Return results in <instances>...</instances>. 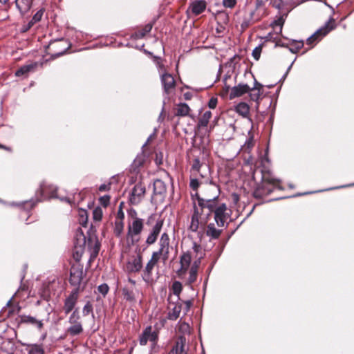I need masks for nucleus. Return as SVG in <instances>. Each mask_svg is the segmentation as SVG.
I'll list each match as a JSON object with an SVG mask.
<instances>
[{
	"mask_svg": "<svg viewBox=\"0 0 354 354\" xmlns=\"http://www.w3.org/2000/svg\"><path fill=\"white\" fill-rule=\"evenodd\" d=\"M209 191L213 194L211 201L206 203V209L208 213H210V216L214 213V221L217 225L224 227L230 216L227 205L219 198L220 191L215 184H209Z\"/></svg>",
	"mask_w": 354,
	"mask_h": 354,
	"instance_id": "1",
	"label": "nucleus"
},
{
	"mask_svg": "<svg viewBox=\"0 0 354 354\" xmlns=\"http://www.w3.org/2000/svg\"><path fill=\"white\" fill-rule=\"evenodd\" d=\"M206 209L197 207L195 203L193 205L189 230L197 233L200 238L203 236L205 227L210 217V213H208V211L206 212Z\"/></svg>",
	"mask_w": 354,
	"mask_h": 354,
	"instance_id": "2",
	"label": "nucleus"
},
{
	"mask_svg": "<svg viewBox=\"0 0 354 354\" xmlns=\"http://www.w3.org/2000/svg\"><path fill=\"white\" fill-rule=\"evenodd\" d=\"M145 228V221L143 218L136 221H128L127 239L132 244L140 241V235Z\"/></svg>",
	"mask_w": 354,
	"mask_h": 354,
	"instance_id": "3",
	"label": "nucleus"
},
{
	"mask_svg": "<svg viewBox=\"0 0 354 354\" xmlns=\"http://www.w3.org/2000/svg\"><path fill=\"white\" fill-rule=\"evenodd\" d=\"M170 248V239L167 232H163L158 241V249L152 252L151 254L162 259V261H166L169 258Z\"/></svg>",
	"mask_w": 354,
	"mask_h": 354,
	"instance_id": "4",
	"label": "nucleus"
},
{
	"mask_svg": "<svg viewBox=\"0 0 354 354\" xmlns=\"http://www.w3.org/2000/svg\"><path fill=\"white\" fill-rule=\"evenodd\" d=\"M335 27V21L333 19H330L324 26L318 29L314 34L307 39V44L311 46H315L330 30H333Z\"/></svg>",
	"mask_w": 354,
	"mask_h": 354,
	"instance_id": "5",
	"label": "nucleus"
},
{
	"mask_svg": "<svg viewBox=\"0 0 354 354\" xmlns=\"http://www.w3.org/2000/svg\"><path fill=\"white\" fill-rule=\"evenodd\" d=\"M143 268V258L141 254H137L130 257L124 267V270L128 274H137Z\"/></svg>",
	"mask_w": 354,
	"mask_h": 354,
	"instance_id": "6",
	"label": "nucleus"
},
{
	"mask_svg": "<svg viewBox=\"0 0 354 354\" xmlns=\"http://www.w3.org/2000/svg\"><path fill=\"white\" fill-rule=\"evenodd\" d=\"M158 341V332L153 330L151 326H147L140 335L138 342L140 345L145 346L147 342L151 343V348H154Z\"/></svg>",
	"mask_w": 354,
	"mask_h": 354,
	"instance_id": "7",
	"label": "nucleus"
},
{
	"mask_svg": "<svg viewBox=\"0 0 354 354\" xmlns=\"http://www.w3.org/2000/svg\"><path fill=\"white\" fill-rule=\"evenodd\" d=\"M70 326L67 328V333L71 336H76L83 332V326L80 321V315L78 310L75 309L68 318Z\"/></svg>",
	"mask_w": 354,
	"mask_h": 354,
	"instance_id": "8",
	"label": "nucleus"
},
{
	"mask_svg": "<svg viewBox=\"0 0 354 354\" xmlns=\"http://www.w3.org/2000/svg\"><path fill=\"white\" fill-rule=\"evenodd\" d=\"M160 260V259L151 254L150 259L148 261L145 268L142 269L141 277L147 284L153 283V270Z\"/></svg>",
	"mask_w": 354,
	"mask_h": 354,
	"instance_id": "9",
	"label": "nucleus"
},
{
	"mask_svg": "<svg viewBox=\"0 0 354 354\" xmlns=\"http://www.w3.org/2000/svg\"><path fill=\"white\" fill-rule=\"evenodd\" d=\"M145 193L146 187L145 185L142 183L136 184L129 194V203L133 205H138L145 198Z\"/></svg>",
	"mask_w": 354,
	"mask_h": 354,
	"instance_id": "10",
	"label": "nucleus"
},
{
	"mask_svg": "<svg viewBox=\"0 0 354 354\" xmlns=\"http://www.w3.org/2000/svg\"><path fill=\"white\" fill-rule=\"evenodd\" d=\"M201 263V257H198L192 263L190 268H188L187 274L188 277L185 280V285L193 289L192 284L196 281L198 277V268Z\"/></svg>",
	"mask_w": 354,
	"mask_h": 354,
	"instance_id": "11",
	"label": "nucleus"
},
{
	"mask_svg": "<svg viewBox=\"0 0 354 354\" xmlns=\"http://www.w3.org/2000/svg\"><path fill=\"white\" fill-rule=\"evenodd\" d=\"M83 279V268L79 265H73L70 270V283L80 290V286Z\"/></svg>",
	"mask_w": 354,
	"mask_h": 354,
	"instance_id": "12",
	"label": "nucleus"
},
{
	"mask_svg": "<svg viewBox=\"0 0 354 354\" xmlns=\"http://www.w3.org/2000/svg\"><path fill=\"white\" fill-rule=\"evenodd\" d=\"M192 254L190 252L187 251L186 252H183L180 257V267L177 270L176 273L178 277L183 279L187 274V272L188 268L191 266L192 263Z\"/></svg>",
	"mask_w": 354,
	"mask_h": 354,
	"instance_id": "13",
	"label": "nucleus"
},
{
	"mask_svg": "<svg viewBox=\"0 0 354 354\" xmlns=\"http://www.w3.org/2000/svg\"><path fill=\"white\" fill-rule=\"evenodd\" d=\"M162 227L163 220L158 219L156 221L155 225H153L151 229L149 230V232L146 238L145 243L147 245H151L157 241L158 237L161 232Z\"/></svg>",
	"mask_w": 354,
	"mask_h": 354,
	"instance_id": "14",
	"label": "nucleus"
},
{
	"mask_svg": "<svg viewBox=\"0 0 354 354\" xmlns=\"http://www.w3.org/2000/svg\"><path fill=\"white\" fill-rule=\"evenodd\" d=\"M160 80L164 92L167 95L170 94L174 90L176 86V82L173 75L169 73H165L161 75Z\"/></svg>",
	"mask_w": 354,
	"mask_h": 354,
	"instance_id": "15",
	"label": "nucleus"
},
{
	"mask_svg": "<svg viewBox=\"0 0 354 354\" xmlns=\"http://www.w3.org/2000/svg\"><path fill=\"white\" fill-rule=\"evenodd\" d=\"M79 295L78 288H75L70 295L66 298L64 305V311L65 314H68L75 306Z\"/></svg>",
	"mask_w": 354,
	"mask_h": 354,
	"instance_id": "16",
	"label": "nucleus"
},
{
	"mask_svg": "<svg viewBox=\"0 0 354 354\" xmlns=\"http://www.w3.org/2000/svg\"><path fill=\"white\" fill-rule=\"evenodd\" d=\"M209 187L207 189L209 194H207L205 197H201L198 194V193H196L195 194L192 195V200L194 201L193 204L195 203L196 204L197 207L201 209H206V203L209 201H211L212 198V192L209 191Z\"/></svg>",
	"mask_w": 354,
	"mask_h": 354,
	"instance_id": "17",
	"label": "nucleus"
},
{
	"mask_svg": "<svg viewBox=\"0 0 354 354\" xmlns=\"http://www.w3.org/2000/svg\"><path fill=\"white\" fill-rule=\"evenodd\" d=\"M250 91V86L246 84H239L231 88L230 98L234 99L242 96Z\"/></svg>",
	"mask_w": 354,
	"mask_h": 354,
	"instance_id": "18",
	"label": "nucleus"
},
{
	"mask_svg": "<svg viewBox=\"0 0 354 354\" xmlns=\"http://www.w3.org/2000/svg\"><path fill=\"white\" fill-rule=\"evenodd\" d=\"M186 346V339L183 336H180L176 344L174 346L172 349L170 351L169 354H187L185 349Z\"/></svg>",
	"mask_w": 354,
	"mask_h": 354,
	"instance_id": "19",
	"label": "nucleus"
},
{
	"mask_svg": "<svg viewBox=\"0 0 354 354\" xmlns=\"http://www.w3.org/2000/svg\"><path fill=\"white\" fill-rule=\"evenodd\" d=\"M167 192L166 184L160 179L153 182V194L163 198Z\"/></svg>",
	"mask_w": 354,
	"mask_h": 354,
	"instance_id": "20",
	"label": "nucleus"
},
{
	"mask_svg": "<svg viewBox=\"0 0 354 354\" xmlns=\"http://www.w3.org/2000/svg\"><path fill=\"white\" fill-rule=\"evenodd\" d=\"M207 3L205 0H196L190 5L191 10L195 15H198L206 9Z\"/></svg>",
	"mask_w": 354,
	"mask_h": 354,
	"instance_id": "21",
	"label": "nucleus"
},
{
	"mask_svg": "<svg viewBox=\"0 0 354 354\" xmlns=\"http://www.w3.org/2000/svg\"><path fill=\"white\" fill-rule=\"evenodd\" d=\"M124 299L133 304L136 302V293L133 287L124 286L122 288Z\"/></svg>",
	"mask_w": 354,
	"mask_h": 354,
	"instance_id": "22",
	"label": "nucleus"
},
{
	"mask_svg": "<svg viewBox=\"0 0 354 354\" xmlns=\"http://www.w3.org/2000/svg\"><path fill=\"white\" fill-rule=\"evenodd\" d=\"M206 226L205 234L211 240L218 239L220 237L222 230L216 228L214 223H211L208 225L207 224Z\"/></svg>",
	"mask_w": 354,
	"mask_h": 354,
	"instance_id": "23",
	"label": "nucleus"
},
{
	"mask_svg": "<svg viewBox=\"0 0 354 354\" xmlns=\"http://www.w3.org/2000/svg\"><path fill=\"white\" fill-rule=\"evenodd\" d=\"M16 6L21 14L26 13L30 8L32 0H16Z\"/></svg>",
	"mask_w": 354,
	"mask_h": 354,
	"instance_id": "24",
	"label": "nucleus"
},
{
	"mask_svg": "<svg viewBox=\"0 0 354 354\" xmlns=\"http://www.w3.org/2000/svg\"><path fill=\"white\" fill-rule=\"evenodd\" d=\"M212 118V112L210 111H205L199 118L197 123V128L198 129L206 128Z\"/></svg>",
	"mask_w": 354,
	"mask_h": 354,
	"instance_id": "25",
	"label": "nucleus"
},
{
	"mask_svg": "<svg viewBox=\"0 0 354 354\" xmlns=\"http://www.w3.org/2000/svg\"><path fill=\"white\" fill-rule=\"evenodd\" d=\"M152 23L146 24L141 30L135 32L133 35V37L136 39H140L143 38L147 33H149L153 27Z\"/></svg>",
	"mask_w": 354,
	"mask_h": 354,
	"instance_id": "26",
	"label": "nucleus"
},
{
	"mask_svg": "<svg viewBox=\"0 0 354 354\" xmlns=\"http://www.w3.org/2000/svg\"><path fill=\"white\" fill-rule=\"evenodd\" d=\"M190 108L186 103H180L177 105L175 115L178 117H185L189 113Z\"/></svg>",
	"mask_w": 354,
	"mask_h": 354,
	"instance_id": "27",
	"label": "nucleus"
},
{
	"mask_svg": "<svg viewBox=\"0 0 354 354\" xmlns=\"http://www.w3.org/2000/svg\"><path fill=\"white\" fill-rule=\"evenodd\" d=\"M235 111L239 115L246 118L249 114L250 106L245 102H240L235 106Z\"/></svg>",
	"mask_w": 354,
	"mask_h": 354,
	"instance_id": "28",
	"label": "nucleus"
},
{
	"mask_svg": "<svg viewBox=\"0 0 354 354\" xmlns=\"http://www.w3.org/2000/svg\"><path fill=\"white\" fill-rule=\"evenodd\" d=\"M181 312V305H176L167 314V318L169 320H176Z\"/></svg>",
	"mask_w": 354,
	"mask_h": 354,
	"instance_id": "29",
	"label": "nucleus"
},
{
	"mask_svg": "<svg viewBox=\"0 0 354 354\" xmlns=\"http://www.w3.org/2000/svg\"><path fill=\"white\" fill-rule=\"evenodd\" d=\"M248 134L249 138L246 140V141L245 142L244 145L242 147V150L248 153L250 151V150L253 148L254 145V140L252 133L250 131H249Z\"/></svg>",
	"mask_w": 354,
	"mask_h": 354,
	"instance_id": "30",
	"label": "nucleus"
},
{
	"mask_svg": "<svg viewBox=\"0 0 354 354\" xmlns=\"http://www.w3.org/2000/svg\"><path fill=\"white\" fill-rule=\"evenodd\" d=\"M289 45H290V50L293 53H297L304 46V41L292 39L289 41Z\"/></svg>",
	"mask_w": 354,
	"mask_h": 354,
	"instance_id": "31",
	"label": "nucleus"
},
{
	"mask_svg": "<svg viewBox=\"0 0 354 354\" xmlns=\"http://www.w3.org/2000/svg\"><path fill=\"white\" fill-rule=\"evenodd\" d=\"M203 165L201 163L200 160L198 158H195L193 161V164L192 166V171L194 175L196 176L199 174L202 178L205 176L200 172V169L202 167Z\"/></svg>",
	"mask_w": 354,
	"mask_h": 354,
	"instance_id": "32",
	"label": "nucleus"
},
{
	"mask_svg": "<svg viewBox=\"0 0 354 354\" xmlns=\"http://www.w3.org/2000/svg\"><path fill=\"white\" fill-rule=\"evenodd\" d=\"M124 230V221H115L113 232L117 237H120L122 235Z\"/></svg>",
	"mask_w": 354,
	"mask_h": 354,
	"instance_id": "33",
	"label": "nucleus"
},
{
	"mask_svg": "<svg viewBox=\"0 0 354 354\" xmlns=\"http://www.w3.org/2000/svg\"><path fill=\"white\" fill-rule=\"evenodd\" d=\"M35 68V65L29 64L25 65L19 68L15 72V75L17 77H20L24 75L28 74L30 71H32Z\"/></svg>",
	"mask_w": 354,
	"mask_h": 354,
	"instance_id": "34",
	"label": "nucleus"
},
{
	"mask_svg": "<svg viewBox=\"0 0 354 354\" xmlns=\"http://www.w3.org/2000/svg\"><path fill=\"white\" fill-rule=\"evenodd\" d=\"M253 13L251 12L249 15H245L243 17L241 22V31L246 30L252 24Z\"/></svg>",
	"mask_w": 354,
	"mask_h": 354,
	"instance_id": "35",
	"label": "nucleus"
},
{
	"mask_svg": "<svg viewBox=\"0 0 354 354\" xmlns=\"http://www.w3.org/2000/svg\"><path fill=\"white\" fill-rule=\"evenodd\" d=\"M183 290V285L181 282L178 281H175L173 282L171 286V290L174 295L177 296L178 297H180V294L181 293Z\"/></svg>",
	"mask_w": 354,
	"mask_h": 354,
	"instance_id": "36",
	"label": "nucleus"
},
{
	"mask_svg": "<svg viewBox=\"0 0 354 354\" xmlns=\"http://www.w3.org/2000/svg\"><path fill=\"white\" fill-rule=\"evenodd\" d=\"M28 354H44V350L41 345L32 344L30 346Z\"/></svg>",
	"mask_w": 354,
	"mask_h": 354,
	"instance_id": "37",
	"label": "nucleus"
},
{
	"mask_svg": "<svg viewBox=\"0 0 354 354\" xmlns=\"http://www.w3.org/2000/svg\"><path fill=\"white\" fill-rule=\"evenodd\" d=\"M55 189L54 188H52V193L50 196H48L46 192H47V187H46V185L45 184H41L40 185V192H41V199H46L47 198H49V197H55Z\"/></svg>",
	"mask_w": 354,
	"mask_h": 354,
	"instance_id": "38",
	"label": "nucleus"
},
{
	"mask_svg": "<svg viewBox=\"0 0 354 354\" xmlns=\"http://www.w3.org/2000/svg\"><path fill=\"white\" fill-rule=\"evenodd\" d=\"M192 250H193L194 252L196 253V259H198V257H201V259H202L203 258V257L205 256V253H204V251L203 250L201 245L198 244L196 242L193 243Z\"/></svg>",
	"mask_w": 354,
	"mask_h": 354,
	"instance_id": "39",
	"label": "nucleus"
},
{
	"mask_svg": "<svg viewBox=\"0 0 354 354\" xmlns=\"http://www.w3.org/2000/svg\"><path fill=\"white\" fill-rule=\"evenodd\" d=\"M83 253H84V247H82V246H80V247L75 246V249H74V250L73 252V259L76 261H80L81 258H82V256Z\"/></svg>",
	"mask_w": 354,
	"mask_h": 354,
	"instance_id": "40",
	"label": "nucleus"
},
{
	"mask_svg": "<svg viewBox=\"0 0 354 354\" xmlns=\"http://www.w3.org/2000/svg\"><path fill=\"white\" fill-rule=\"evenodd\" d=\"M44 14V10L42 9L38 10L32 17L30 21L28 23L29 27L32 26L34 24L39 21L41 19V17Z\"/></svg>",
	"mask_w": 354,
	"mask_h": 354,
	"instance_id": "41",
	"label": "nucleus"
},
{
	"mask_svg": "<svg viewBox=\"0 0 354 354\" xmlns=\"http://www.w3.org/2000/svg\"><path fill=\"white\" fill-rule=\"evenodd\" d=\"M145 160V155L144 153H141L137 156V157L133 160V165L136 167H140L142 165Z\"/></svg>",
	"mask_w": 354,
	"mask_h": 354,
	"instance_id": "42",
	"label": "nucleus"
},
{
	"mask_svg": "<svg viewBox=\"0 0 354 354\" xmlns=\"http://www.w3.org/2000/svg\"><path fill=\"white\" fill-rule=\"evenodd\" d=\"M25 322L32 324H36L39 329H41L43 327V323L41 320H37L31 316L26 317Z\"/></svg>",
	"mask_w": 354,
	"mask_h": 354,
	"instance_id": "43",
	"label": "nucleus"
},
{
	"mask_svg": "<svg viewBox=\"0 0 354 354\" xmlns=\"http://www.w3.org/2000/svg\"><path fill=\"white\" fill-rule=\"evenodd\" d=\"M102 215H103V214H102V210L101 207H97L93 209V217L95 221H101L102 218Z\"/></svg>",
	"mask_w": 354,
	"mask_h": 354,
	"instance_id": "44",
	"label": "nucleus"
},
{
	"mask_svg": "<svg viewBox=\"0 0 354 354\" xmlns=\"http://www.w3.org/2000/svg\"><path fill=\"white\" fill-rule=\"evenodd\" d=\"M127 214L129 217V221H136V219H141L138 216L137 211L133 208H130L127 210Z\"/></svg>",
	"mask_w": 354,
	"mask_h": 354,
	"instance_id": "45",
	"label": "nucleus"
},
{
	"mask_svg": "<svg viewBox=\"0 0 354 354\" xmlns=\"http://www.w3.org/2000/svg\"><path fill=\"white\" fill-rule=\"evenodd\" d=\"M93 313V305L90 301H87L86 304L84 306L82 309V313L84 316H86L90 313Z\"/></svg>",
	"mask_w": 354,
	"mask_h": 354,
	"instance_id": "46",
	"label": "nucleus"
},
{
	"mask_svg": "<svg viewBox=\"0 0 354 354\" xmlns=\"http://www.w3.org/2000/svg\"><path fill=\"white\" fill-rule=\"evenodd\" d=\"M80 223L82 225L86 226L87 224V212L85 210H81L80 212Z\"/></svg>",
	"mask_w": 354,
	"mask_h": 354,
	"instance_id": "47",
	"label": "nucleus"
},
{
	"mask_svg": "<svg viewBox=\"0 0 354 354\" xmlns=\"http://www.w3.org/2000/svg\"><path fill=\"white\" fill-rule=\"evenodd\" d=\"M283 23H284V19H283V17H280L279 19H277V20H274L272 22V26L274 28L279 27V32H281L282 31V26L283 25Z\"/></svg>",
	"mask_w": 354,
	"mask_h": 354,
	"instance_id": "48",
	"label": "nucleus"
},
{
	"mask_svg": "<svg viewBox=\"0 0 354 354\" xmlns=\"http://www.w3.org/2000/svg\"><path fill=\"white\" fill-rule=\"evenodd\" d=\"M109 290V287L106 283H102L98 286L97 291L105 297Z\"/></svg>",
	"mask_w": 354,
	"mask_h": 354,
	"instance_id": "49",
	"label": "nucleus"
},
{
	"mask_svg": "<svg viewBox=\"0 0 354 354\" xmlns=\"http://www.w3.org/2000/svg\"><path fill=\"white\" fill-rule=\"evenodd\" d=\"M264 183L273 185L274 187H277L280 180L271 176L263 177Z\"/></svg>",
	"mask_w": 354,
	"mask_h": 354,
	"instance_id": "50",
	"label": "nucleus"
},
{
	"mask_svg": "<svg viewBox=\"0 0 354 354\" xmlns=\"http://www.w3.org/2000/svg\"><path fill=\"white\" fill-rule=\"evenodd\" d=\"M261 50L262 47L261 45H259L252 50V55L255 60L259 59L261 53Z\"/></svg>",
	"mask_w": 354,
	"mask_h": 354,
	"instance_id": "51",
	"label": "nucleus"
},
{
	"mask_svg": "<svg viewBox=\"0 0 354 354\" xmlns=\"http://www.w3.org/2000/svg\"><path fill=\"white\" fill-rule=\"evenodd\" d=\"M236 4V0H223V5L225 8H233Z\"/></svg>",
	"mask_w": 354,
	"mask_h": 354,
	"instance_id": "52",
	"label": "nucleus"
},
{
	"mask_svg": "<svg viewBox=\"0 0 354 354\" xmlns=\"http://www.w3.org/2000/svg\"><path fill=\"white\" fill-rule=\"evenodd\" d=\"M100 202L102 205L106 207L110 203V196L109 195H104L100 198Z\"/></svg>",
	"mask_w": 354,
	"mask_h": 354,
	"instance_id": "53",
	"label": "nucleus"
},
{
	"mask_svg": "<svg viewBox=\"0 0 354 354\" xmlns=\"http://www.w3.org/2000/svg\"><path fill=\"white\" fill-rule=\"evenodd\" d=\"M200 184L201 183L197 178H192L190 180L189 187L194 190H197Z\"/></svg>",
	"mask_w": 354,
	"mask_h": 354,
	"instance_id": "54",
	"label": "nucleus"
},
{
	"mask_svg": "<svg viewBox=\"0 0 354 354\" xmlns=\"http://www.w3.org/2000/svg\"><path fill=\"white\" fill-rule=\"evenodd\" d=\"M260 95H261V91H251V93H250V99L252 100V101H258L259 97H260Z\"/></svg>",
	"mask_w": 354,
	"mask_h": 354,
	"instance_id": "55",
	"label": "nucleus"
},
{
	"mask_svg": "<svg viewBox=\"0 0 354 354\" xmlns=\"http://www.w3.org/2000/svg\"><path fill=\"white\" fill-rule=\"evenodd\" d=\"M155 162L157 165H160L163 162V154L162 153H156V158H155Z\"/></svg>",
	"mask_w": 354,
	"mask_h": 354,
	"instance_id": "56",
	"label": "nucleus"
},
{
	"mask_svg": "<svg viewBox=\"0 0 354 354\" xmlns=\"http://www.w3.org/2000/svg\"><path fill=\"white\" fill-rule=\"evenodd\" d=\"M218 103V99L216 97H212L209 102H208V106L210 109H215Z\"/></svg>",
	"mask_w": 354,
	"mask_h": 354,
	"instance_id": "57",
	"label": "nucleus"
},
{
	"mask_svg": "<svg viewBox=\"0 0 354 354\" xmlns=\"http://www.w3.org/2000/svg\"><path fill=\"white\" fill-rule=\"evenodd\" d=\"M124 218V213L122 210V209H118L117 212V216L115 221H123Z\"/></svg>",
	"mask_w": 354,
	"mask_h": 354,
	"instance_id": "58",
	"label": "nucleus"
},
{
	"mask_svg": "<svg viewBox=\"0 0 354 354\" xmlns=\"http://www.w3.org/2000/svg\"><path fill=\"white\" fill-rule=\"evenodd\" d=\"M60 200L61 201H66L69 204H72V203H75V196H73V198H71L70 196H66V197H62V198H60Z\"/></svg>",
	"mask_w": 354,
	"mask_h": 354,
	"instance_id": "59",
	"label": "nucleus"
},
{
	"mask_svg": "<svg viewBox=\"0 0 354 354\" xmlns=\"http://www.w3.org/2000/svg\"><path fill=\"white\" fill-rule=\"evenodd\" d=\"M262 87H263L262 84H261L260 83H259L258 82H257L255 80L254 86L252 88H250V91H261Z\"/></svg>",
	"mask_w": 354,
	"mask_h": 354,
	"instance_id": "60",
	"label": "nucleus"
},
{
	"mask_svg": "<svg viewBox=\"0 0 354 354\" xmlns=\"http://www.w3.org/2000/svg\"><path fill=\"white\" fill-rule=\"evenodd\" d=\"M110 186H111L110 183H109V184H102L99 187V191H100V192L107 191V190H109L110 189Z\"/></svg>",
	"mask_w": 354,
	"mask_h": 354,
	"instance_id": "61",
	"label": "nucleus"
},
{
	"mask_svg": "<svg viewBox=\"0 0 354 354\" xmlns=\"http://www.w3.org/2000/svg\"><path fill=\"white\" fill-rule=\"evenodd\" d=\"M180 324V329L183 330H188L189 328V326L188 324L185 322H179Z\"/></svg>",
	"mask_w": 354,
	"mask_h": 354,
	"instance_id": "62",
	"label": "nucleus"
},
{
	"mask_svg": "<svg viewBox=\"0 0 354 354\" xmlns=\"http://www.w3.org/2000/svg\"><path fill=\"white\" fill-rule=\"evenodd\" d=\"M154 133H152L151 134L149 138H147V141L145 142V143L142 145V148L145 147L148 143L150 142L151 140H152L154 137Z\"/></svg>",
	"mask_w": 354,
	"mask_h": 354,
	"instance_id": "63",
	"label": "nucleus"
},
{
	"mask_svg": "<svg viewBox=\"0 0 354 354\" xmlns=\"http://www.w3.org/2000/svg\"><path fill=\"white\" fill-rule=\"evenodd\" d=\"M185 304L186 306V311H188L192 304V301H185Z\"/></svg>",
	"mask_w": 354,
	"mask_h": 354,
	"instance_id": "64",
	"label": "nucleus"
}]
</instances>
